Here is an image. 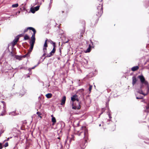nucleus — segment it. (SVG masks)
<instances>
[{"mask_svg": "<svg viewBox=\"0 0 149 149\" xmlns=\"http://www.w3.org/2000/svg\"><path fill=\"white\" fill-rule=\"evenodd\" d=\"M146 85H143L142 87L140 86L141 90L137 91L139 93L142 94L145 96L147 95L149 92V84H147L146 83Z\"/></svg>", "mask_w": 149, "mask_h": 149, "instance_id": "1", "label": "nucleus"}, {"mask_svg": "<svg viewBox=\"0 0 149 149\" xmlns=\"http://www.w3.org/2000/svg\"><path fill=\"white\" fill-rule=\"evenodd\" d=\"M138 78H139L141 81L140 86L142 87L143 85H146V83L147 84H148V82L145 80V78L143 75H139L138 77Z\"/></svg>", "mask_w": 149, "mask_h": 149, "instance_id": "2", "label": "nucleus"}, {"mask_svg": "<svg viewBox=\"0 0 149 149\" xmlns=\"http://www.w3.org/2000/svg\"><path fill=\"white\" fill-rule=\"evenodd\" d=\"M100 5L97 7L98 12L96 14V15L99 17H100L101 15L103 12L102 5Z\"/></svg>", "mask_w": 149, "mask_h": 149, "instance_id": "3", "label": "nucleus"}, {"mask_svg": "<svg viewBox=\"0 0 149 149\" xmlns=\"http://www.w3.org/2000/svg\"><path fill=\"white\" fill-rule=\"evenodd\" d=\"M1 102L3 103V111L1 112V113L0 115L1 116H3L5 115V113L6 112V103L3 101H2Z\"/></svg>", "mask_w": 149, "mask_h": 149, "instance_id": "4", "label": "nucleus"}, {"mask_svg": "<svg viewBox=\"0 0 149 149\" xmlns=\"http://www.w3.org/2000/svg\"><path fill=\"white\" fill-rule=\"evenodd\" d=\"M71 100L73 102V103H74V102L76 100L78 102V104H79V100L78 99V96L76 94L72 95L71 97Z\"/></svg>", "mask_w": 149, "mask_h": 149, "instance_id": "5", "label": "nucleus"}, {"mask_svg": "<svg viewBox=\"0 0 149 149\" xmlns=\"http://www.w3.org/2000/svg\"><path fill=\"white\" fill-rule=\"evenodd\" d=\"M28 54H26L23 56H19L18 55H15V58L17 59H18L19 61L22 60V58H25V57H27L28 56Z\"/></svg>", "mask_w": 149, "mask_h": 149, "instance_id": "6", "label": "nucleus"}, {"mask_svg": "<svg viewBox=\"0 0 149 149\" xmlns=\"http://www.w3.org/2000/svg\"><path fill=\"white\" fill-rule=\"evenodd\" d=\"M56 51V49L53 48L52 51L48 54H47L46 57H50L53 56L55 53Z\"/></svg>", "mask_w": 149, "mask_h": 149, "instance_id": "7", "label": "nucleus"}, {"mask_svg": "<svg viewBox=\"0 0 149 149\" xmlns=\"http://www.w3.org/2000/svg\"><path fill=\"white\" fill-rule=\"evenodd\" d=\"M19 37H18V36H17L15 38L14 40L12 42V45L13 47L15 46V45L17 43L18 40H19Z\"/></svg>", "mask_w": 149, "mask_h": 149, "instance_id": "8", "label": "nucleus"}, {"mask_svg": "<svg viewBox=\"0 0 149 149\" xmlns=\"http://www.w3.org/2000/svg\"><path fill=\"white\" fill-rule=\"evenodd\" d=\"M26 90L23 87L22 89L20 91L19 95H21V96L24 95L26 93Z\"/></svg>", "mask_w": 149, "mask_h": 149, "instance_id": "9", "label": "nucleus"}, {"mask_svg": "<svg viewBox=\"0 0 149 149\" xmlns=\"http://www.w3.org/2000/svg\"><path fill=\"white\" fill-rule=\"evenodd\" d=\"M74 140V136L73 135H72V137L71 138L68 139V137H67V139H66L65 141V143L66 144V143L68 142V140L69 141V143H70L71 141Z\"/></svg>", "mask_w": 149, "mask_h": 149, "instance_id": "10", "label": "nucleus"}, {"mask_svg": "<svg viewBox=\"0 0 149 149\" xmlns=\"http://www.w3.org/2000/svg\"><path fill=\"white\" fill-rule=\"evenodd\" d=\"M87 141L86 140H84V143H83L81 144V146L82 148L83 149L84 148H85L86 146L87 145Z\"/></svg>", "mask_w": 149, "mask_h": 149, "instance_id": "11", "label": "nucleus"}, {"mask_svg": "<svg viewBox=\"0 0 149 149\" xmlns=\"http://www.w3.org/2000/svg\"><path fill=\"white\" fill-rule=\"evenodd\" d=\"M31 46L29 50L28 53L27 54H28V56H29V54H30L31 52L32 51L33 47L34 45L30 44Z\"/></svg>", "mask_w": 149, "mask_h": 149, "instance_id": "12", "label": "nucleus"}, {"mask_svg": "<svg viewBox=\"0 0 149 149\" xmlns=\"http://www.w3.org/2000/svg\"><path fill=\"white\" fill-rule=\"evenodd\" d=\"M74 103L72 104V109H79L80 108V106L79 105V104H78V105H79L78 107H77L75 106L74 105Z\"/></svg>", "mask_w": 149, "mask_h": 149, "instance_id": "13", "label": "nucleus"}, {"mask_svg": "<svg viewBox=\"0 0 149 149\" xmlns=\"http://www.w3.org/2000/svg\"><path fill=\"white\" fill-rule=\"evenodd\" d=\"M132 84L133 86H134V85L136 84V82L137 81V79H136V77L135 76H133L132 78Z\"/></svg>", "mask_w": 149, "mask_h": 149, "instance_id": "14", "label": "nucleus"}, {"mask_svg": "<svg viewBox=\"0 0 149 149\" xmlns=\"http://www.w3.org/2000/svg\"><path fill=\"white\" fill-rule=\"evenodd\" d=\"M66 100V97L64 96L63 97L61 100V104L63 105L65 104Z\"/></svg>", "mask_w": 149, "mask_h": 149, "instance_id": "15", "label": "nucleus"}, {"mask_svg": "<svg viewBox=\"0 0 149 149\" xmlns=\"http://www.w3.org/2000/svg\"><path fill=\"white\" fill-rule=\"evenodd\" d=\"M32 31L33 32V33L32 35L31 39H35V34L36 33V31L34 29L33 30H32Z\"/></svg>", "mask_w": 149, "mask_h": 149, "instance_id": "16", "label": "nucleus"}, {"mask_svg": "<svg viewBox=\"0 0 149 149\" xmlns=\"http://www.w3.org/2000/svg\"><path fill=\"white\" fill-rule=\"evenodd\" d=\"M34 29V28L32 27H28L24 30V33L25 32H26L28 31V30H29V29L31 30L32 31V30H33Z\"/></svg>", "mask_w": 149, "mask_h": 149, "instance_id": "17", "label": "nucleus"}, {"mask_svg": "<svg viewBox=\"0 0 149 149\" xmlns=\"http://www.w3.org/2000/svg\"><path fill=\"white\" fill-rule=\"evenodd\" d=\"M91 47H92L91 46V45H89V47L86 50L85 52V53L89 52L91 50Z\"/></svg>", "mask_w": 149, "mask_h": 149, "instance_id": "18", "label": "nucleus"}, {"mask_svg": "<svg viewBox=\"0 0 149 149\" xmlns=\"http://www.w3.org/2000/svg\"><path fill=\"white\" fill-rule=\"evenodd\" d=\"M139 67L137 66L133 67L132 68L131 70L132 71H134L138 69Z\"/></svg>", "mask_w": 149, "mask_h": 149, "instance_id": "19", "label": "nucleus"}, {"mask_svg": "<svg viewBox=\"0 0 149 149\" xmlns=\"http://www.w3.org/2000/svg\"><path fill=\"white\" fill-rule=\"evenodd\" d=\"M52 95L50 93H49L46 95V96L47 98H50L52 96Z\"/></svg>", "mask_w": 149, "mask_h": 149, "instance_id": "20", "label": "nucleus"}, {"mask_svg": "<svg viewBox=\"0 0 149 149\" xmlns=\"http://www.w3.org/2000/svg\"><path fill=\"white\" fill-rule=\"evenodd\" d=\"M52 121L53 123H54L56 122V120L55 117H52Z\"/></svg>", "mask_w": 149, "mask_h": 149, "instance_id": "21", "label": "nucleus"}, {"mask_svg": "<svg viewBox=\"0 0 149 149\" xmlns=\"http://www.w3.org/2000/svg\"><path fill=\"white\" fill-rule=\"evenodd\" d=\"M29 37L28 35H26L24 38V40H28L29 39Z\"/></svg>", "mask_w": 149, "mask_h": 149, "instance_id": "22", "label": "nucleus"}, {"mask_svg": "<svg viewBox=\"0 0 149 149\" xmlns=\"http://www.w3.org/2000/svg\"><path fill=\"white\" fill-rule=\"evenodd\" d=\"M35 39H31V41L30 42V43L31 44L34 45L35 42Z\"/></svg>", "mask_w": 149, "mask_h": 149, "instance_id": "23", "label": "nucleus"}, {"mask_svg": "<svg viewBox=\"0 0 149 149\" xmlns=\"http://www.w3.org/2000/svg\"><path fill=\"white\" fill-rule=\"evenodd\" d=\"M110 111L109 110V109L108 112H107L108 113V115L109 116V117L110 119H111L112 118V117L111 116V114L110 113Z\"/></svg>", "mask_w": 149, "mask_h": 149, "instance_id": "24", "label": "nucleus"}, {"mask_svg": "<svg viewBox=\"0 0 149 149\" xmlns=\"http://www.w3.org/2000/svg\"><path fill=\"white\" fill-rule=\"evenodd\" d=\"M30 11H31V12L33 13H34L35 11H36L34 8H31V9H30Z\"/></svg>", "mask_w": 149, "mask_h": 149, "instance_id": "25", "label": "nucleus"}, {"mask_svg": "<svg viewBox=\"0 0 149 149\" xmlns=\"http://www.w3.org/2000/svg\"><path fill=\"white\" fill-rule=\"evenodd\" d=\"M47 39L45 42L44 43V47H47Z\"/></svg>", "mask_w": 149, "mask_h": 149, "instance_id": "26", "label": "nucleus"}, {"mask_svg": "<svg viewBox=\"0 0 149 149\" xmlns=\"http://www.w3.org/2000/svg\"><path fill=\"white\" fill-rule=\"evenodd\" d=\"M18 6V3H16L12 5V7L13 8H16Z\"/></svg>", "mask_w": 149, "mask_h": 149, "instance_id": "27", "label": "nucleus"}, {"mask_svg": "<svg viewBox=\"0 0 149 149\" xmlns=\"http://www.w3.org/2000/svg\"><path fill=\"white\" fill-rule=\"evenodd\" d=\"M39 7H40V6H37L36 7H35L34 8L35 10L37 11V10H38L39 8Z\"/></svg>", "mask_w": 149, "mask_h": 149, "instance_id": "28", "label": "nucleus"}, {"mask_svg": "<svg viewBox=\"0 0 149 149\" xmlns=\"http://www.w3.org/2000/svg\"><path fill=\"white\" fill-rule=\"evenodd\" d=\"M89 88H88V90H89V91L90 92V93L91 91V89L92 88V86L90 84L89 85Z\"/></svg>", "mask_w": 149, "mask_h": 149, "instance_id": "29", "label": "nucleus"}, {"mask_svg": "<svg viewBox=\"0 0 149 149\" xmlns=\"http://www.w3.org/2000/svg\"><path fill=\"white\" fill-rule=\"evenodd\" d=\"M8 146V142H6V143H5V145H4L3 146L5 147H7Z\"/></svg>", "mask_w": 149, "mask_h": 149, "instance_id": "30", "label": "nucleus"}, {"mask_svg": "<svg viewBox=\"0 0 149 149\" xmlns=\"http://www.w3.org/2000/svg\"><path fill=\"white\" fill-rule=\"evenodd\" d=\"M36 114L38 115V116H39V117H40L41 118V116H40V115H41V113L40 112H37Z\"/></svg>", "mask_w": 149, "mask_h": 149, "instance_id": "31", "label": "nucleus"}, {"mask_svg": "<svg viewBox=\"0 0 149 149\" xmlns=\"http://www.w3.org/2000/svg\"><path fill=\"white\" fill-rule=\"evenodd\" d=\"M84 62L86 64H87L88 63V61L86 59L84 58Z\"/></svg>", "mask_w": 149, "mask_h": 149, "instance_id": "32", "label": "nucleus"}, {"mask_svg": "<svg viewBox=\"0 0 149 149\" xmlns=\"http://www.w3.org/2000/svg\"><path fill=\"white\" fill-rule=\"evenodd\" d=\"M43 51L44 52L46 53L47 51V48L46 47H44L43 48Z\"/></svg>", "mask_w": 149, "mask_h": 149, "instance_id": "33", "label": "nucleus"}, {"mask_svg": "<svg viewBox=\"0 0 149 149\" xmlns=\"http://www.w3.org/2000/svg\"><path fill=\"white\" fill-rule=\"evenodd\" d=\"M10 55L12 56H14V54L13 52H11L10 53Z\"/></svg>", "mask_w": 149, "mask_h": 149, "instance_id": "34", "label": "nucleus"}, {"mask_svg": "<svg viewBox=\"0 0 149 149\" xmlns=\"http://www.w3.org/2000/svg\"><path fill=\"white\" fill-rule=\"evenodd\" d=\"M143 98L142 97H136V99H142Z\"/></svg>", "mask_w": 149, "mask_h": 149, "instance_id": "35", "label": "nucleus"}, {"mask_svg": "<svg viewBox=\"0 0 149 149\" xmlns=\"http://www.w3.org/2000/svg\"><path fill=\"white\" fill-rule=\"evenodd\" d=\"M47 41L48 42H50L51 44H53V43H54V42H53L52 40H47Z\"/></svg>", "mask_w": 149, "mask_h": 149, "instance_id": "36", "label": "nucleus"}, {"mask_svg": "<svg viewBox=\"0 0 149 149\" xmlns=\"http://www.w3.org/2000/svg\"><path fill=\"white\" fill-rule=\"evenodd\" d=\"M53 45V48H54V49H55V47H56V46L55 45V42H54V43H53L52 44Z\"/></svg>", "mask_w": 149, "mask_h": 149, "instance_id": "37", "label": "nucleus"}, {"mask_svg": "<svg viewBox=\"0 0 149 149\" xmlns=\"http://www.w3.org/2000/svg\"><path fill=\"white\" fill-rule=\"evenodd\" d=\"M87 133V130H85V131H84V134L85 136H86V134Z\"/></svg>", "mask_w": 149, "mask_h": 149, "instance_id": "38", "label": "nucleus"}, {"mask_svg": "<svg viewBox=\"0 0 149 149\" xmlns=\"http://www.w3.org/2000/svg\"><path fill=\"white\" fill-rule=\"evenodd\" d=\"M38 105H39V109H40L41 107V103L40 102L38 103Z\"/></svg>", "mask_w": 149, "mask_h": 149, "instance_id": "39", "label": "nucleus"}, {"mask_svg": "<svg viewBox=\"0 0 149 149\" xmlns=\"http://www.w3.org/2000/svg\"><path fill=\"white\" fill-rule=\"evenodd\" d=\"M3 148V147L2 146V144L1 143H0V149H1Z\"/></svg>", "mask_w": 149, "mask_h": 149, "instance_id": "40", "label": "nucleus"}, {"mask_svg": "<svg viewBox=\"0 0 149 149\" xmlns=\"http://www.w3.org/2000/svg\"><path fill=\"white\" fill-rule=\"evenodd\" d=\"M12 137H10V138H7L6 140H5V141H8L9 140V139H10V138H12Z\"/></svg>", "mask_w": 149, "mask_h": 149, "instance_id": "41", "label": "nucleus"}, {"mask_svg": "<svg viewBox=\"0 0 149 149\" xmlns=\"http://www.w3.org/2000/svg\"><path fill=\"white\" fill-rule=\"evenodd\" d=\"M46 53L44 52V54H43V55H42V57H43L44 56H45L46 55Z\"/></svg>", "mask_w": 149, "mask_h": 149, "instance_id": "42", "label": "nucleus"}, {"mask_svg": "<svg viewBox=\"0 0 149 149\" xmlns=\"http://www.w3.org/2000/svg\"><path fill=\"white\" fill-rule=\"evenodd\" d=\"M146 109H149V106H148L146 107Z\"/></svg>", "mask_w": 149, "mask_h": 149, "instance_id": "43", "label": "nucleus"}, {"mask_svg": "<svg viewBox=\"0 0 149 149\" xmlns=\"http://www.w3.org/2000/svg\"><path fill=\"white\" fill-rule=\"evenodd\" d=\"M52 0H50V4H52Z\"/></svg>", "mask_w": 149, "mask_h": 149, "instance_id": "44", "label": "nucleus"}, {"mask_svg": "<svg viewBox=\"0 0 149 149\" xmlns=\"http://www.w3.org/2000/svg\"><path fill=\"white\" fill-rule=\"evenodd\" d=\"M36 66H34V67H32V68H31V69H34L35 68Z\"/></svg>", "mask_w": 149, "mask_h": 149, "instance_id": "45", "label": "nucleus"}, {"mask_svg": "<svg viewBox=\"0 0 149 149\" xmlns=\"http://www.w3.org/2000/svg\"><path fill=\"white\" fill-rule=\"evenodd\" d=\"M10 95L9 96V97H11V96H12L13 95H12L11 94H9Z\"/></svg>", "mask_w": 149, "mask_h": 149, "instance_id": "46", "label": "nucleus"}, {"mask_svg": "<svg viewBox=\"0 0 149 149\" xmlns=\"http://www.w3.org/2000/svg\"><path fill=\"white\" fill-rule=\"evenodd\" d=\"M3 131H2V132H1H1H0V134H1L2 133H3Z\"/></svg>", "mask_w": 149, "mask_h": 149, "instance_id": "47", "label": "nucleus"}, {"mask_svg": "<svg viewBox=\"0 0 149 149\" xmlns=\"http://www.w3.org/2000/svg\"><path fill=\"white\" fill-rule=\"evenodd\" d=\"M68 40H67V41H65V43H67V42H68Z\"/></svg>", "mask_w": 149, "mask_h": 149, "instance_id": "48", "label": "nucleus"}, {"mask_svg": "<svg viewBox=\"0 0 149 149\" xmlns=\"http://www.w3.org/2000/svg\"><path fill=\"white\" fill-rule=\"evenodd\" d=\"M59 51L60 52V53H61V49L60 48V49H59Z\"/></svg>", "mask_w": 149, "mask_h": 149, "instance_id": "49", "label": "nucleus"}, {"mask_svg": "<svg viewBox=\"0 0 149 149\" xmlns=\"http://www.w3.org/2000/svg\"><path fill=\"white\" fill-rule=\"evenodd\" d=\"M31 68H30L29 69V71H30L31 70Z\"/></svg>", "mask_w": 149, "mask_h": 149, "instance_id": "50", "label": "nucleus"}, {"mask_svg": "<svg viewBox=\"0 0 149 149\" xmlns=\"http://www.w3.org/2000/svg\"><path fill=\"white\" fill-rule=\"evenodd\" d=\"M51 116L52 117H52H54L53 116V115H52Z\"/></svg>", "mask_w": 149, "mask_h": 149, "instance_id": "51", "label": "nucleus"}, {"mask_svg": "<svg viewBox=\"0 0 149 149\" xmlns=\"http://www.w3.org/2000/svg\"><path fill=\"white\" fill-rule=\"evenodd\" d=\"M2 63L1 62V60H0V64H1Z\"/></svg>", "mask_w": 149, "mask_h": 149, "instance_id": "52", "label": "nucleus"}, {"mask_svg": "<svg viewBox=\"0 0 149 149\" xmlns=\"http://www.w3.org/2000/svg\"><path fill=\"white\" fill-rule=\"evenodd\" d=\"M77 125L78 126L79 125V123H78L77 124Z\"/></svg>", "mask_w": 149, "mask_h": 149, "instance_id": "53", "label": "nucleus"}, {"mask_svg": "<svg viewBox=\"0 0 149 149\" xmlns=\"http://www.w3.org/2000/svg\"><path fill=\"white\" fill-rule=\"evenodd\" d=\"M30 77V76H29V75H27V77Z\"/></svg>", "mask_w": 149, "mask_h": 149, "instance_id": "54", "label": "nucleus"}, {"mask_svg": "<svg viewBox=\"0 0 149 149\" xmlns=\"http://www.w3.org/2000/svg\"><path fill=\"white\" fill-rule=\"evenodd\" d=\"M101 126V124H99V126Z\"/></svg>", "mask_w": 149, "mask_h": 149, "instance_id": "55", "label": "nucleus"}, {"mask_svg": "<svg viewBox=\"0 0 149 149\" xmlns=\"http://www.w3.org/2000/svg\"><path fill=\"white\" fill-rule=\"evenodd\" d=\"M38 1V0H36V1Z\"/></svg>", "mask_w": 149, "mask_h": 149, "instance_id": "56", "label": "nucleus"}, {"mask_svg": "<svg viewBox=\"0 0 149 149\" xmlns=\"http://www.w3.org/2000/svg\"><path fill=\"white\" fill-rule=\"evenodd\" d=\"M91 43H92V44L93 45V43L91 41Z\"/></svg>", "mask_w": 149, "mask_h": 149, "instance_id": "57", "label": "nucleus"}, {"mask_svg": "<svg viewBox=\"0 0 149 149\" xmlns=\"http://www.w3.org/2000/svg\"><path fill=\"white\" fill-rule=\"evenodd\" d=\"M102 113H103V112H102V113L100 114H102Z\"/></svg>", "mask_w": 149, "mask_h": 149, "instance_id": "58", "label": "nucleus"}, {"mask_svg": "<svg viewBox=\"0 0 149 149\" xmlns=\"http://www.w3.org/2000/svg\"><path fill=\"white\" fill-rule=\"evenodd\" d=\"M94 87H95V85H94Z\"/></svg>", "mask_w": 149, "mask_h": 149, "instance_id": "59", "label": "nucleus"}, {"mask_svg": "<svg viewBox=\"0 0 149 149\" xmlns=\"http://www.w3.org/2000/svg\"><path fill=\"white\" fill-rule=\"evenodd\" d=\"M63 11L62 12V13H63Z\"/></svg>", "mask_w": 149, "mask_h": 149, "instance_id": "60", "label": "nucleus"}, {"mask_svg": "<svg viewBox=\"0 0 149 149\" xmlns=\"http://www.w3.org/2000/svg\"><path fill=\"white\" fill-rule=\"evenodd\" d=\"M1 134H0V136H1Z\"/></svg>", "mask_w": 149, "mask_h": 149, "instance_id": "61", "label": "nucleus"}]
</instances>
